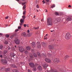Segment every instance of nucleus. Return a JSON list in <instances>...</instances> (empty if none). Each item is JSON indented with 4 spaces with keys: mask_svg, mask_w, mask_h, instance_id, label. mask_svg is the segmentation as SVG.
Instances as JSON below:
<instances>
[{
    "mask_svg": "<svg viewBox=\"0 0 72 72\" xmlns=\"http://www.w3.org/2000/svg\"><path fill=\"white\" fill-rule=\"evenodd\" d=\"M55 14L56 15H59V14L58 12H55Z\"/></svg>",
    "mask_w": 72,
    "mask_h": 72,
    "instance_id": "obj_28",
    "label": "nucleus"
},
{
    "mask_svg": "<svg viewBox=\"0 0 72 72\" xmlns=\"http://www.w3.org/2000/svg\"><path fill=\"white\" fill-rule=\"evenodd\" d=\"M70 62H71V63H72V60H70Z\"/></svg>",
    "mask_w": 72,
    "mask_h": 72,
    "instance_id": "obj_64",
    "label": "nucleus"
},
{
    "mask_svg": "<svg viewBox=\"0 0 72 72\" xmlns=\"http://www.w3.org/2000/svg\"><path fill=\"white\" fill-rule=\"evenodd\" d=\"M39 3V0H36V4H38Z\"/></svg>",
    "mask_w": 72,
    "mask_h": 72,
    "instance_id": "obj_47",
    "label": "nucleus"
},
{
    "mask_svg": "<svg viewBox=\"0 0 72 72\" xmlns=\"http://www.w3.org/2000/svg\"><path fill=\"white\" fill-rule=\"evenodd\" d=\"M38 69L39 71H42V68L41 66H39L38 67Z\"/></svg>",
    "mask_w": 72,
    "mask_h": 72,
    "instance_id": "obj_18",
    "label": "nucleus"
},
{
    "mask_svg": "<svg viewBox=\"0 0 72 72\" xmlns=\"http://www.w3.org/2000/svg\"><path fill=\"white\" fill-rule=\"evenodd\" d=\"M19 30L18 29H16L15 30V32H17V31H18Z\"/></svg>",
    "mask_w": 72,
    "mask_h": 72,
    "instance_id": "obj_57",
    "label": "nucleus"
},
{
    "mask_svg": "<svg viewBox=\"0 0 72 72\" xmlns=\"http://www.w3.org/2000/svg\"><path fill=\"white\" fill-rule=\"evenodd\" d=\"M2 63L3 64H7V61L6 60L4 59L2 60Z\"/></svg>",
    "mask_w": 72,
    "mask_h": 72,
    "instance_id": "obj_7",
    "label": "nucleus"
},
{
    "mask_svg": "<svg viewBox=\"0 0 72 72\" xmlns=\"http://www.w3.org/2000/svg\"><path fill=\"white\" fill-rule=\"evenodd\" d=\"M32 35V34H31L30 33H29V34H27V36H28V37H30Z\"/></svg>",
    "mask_w": 72,
    "mask_h": 72,
    "instance_id": "obj_33",
    "label": "nucleus"
},
{
    "mask_svg": "<svg viewBox=\"0 0 72 72\" xmlns=\"http://www.w3.org/2000/svg\"><path fill=\"white\" fill-rule=\"evenodd\" d=\"M3 45H0V49L1 50V49H3Z\"/></svg>",
    "mask_w": 72,
    "mask_h": 72,
    "instance_id": "obj_36",
    "label": "nucleus"
},
{
    "mask_svg": "<svg viewBox=\"0 0 72 72\" xmlns=\"http://www.w3.org/2000/svg\"><path fill=\"white\" fill-rule=\"evenodd\" d=\"M71 37V36L69 33H66L65 36V39H66L68 40L70 39Z\"/></svg>",
    "mask_w": 72,
    "mask_h": 72,
    "instance_id": "obj_2",
    "label": "nucleus"
},
{
    "mask_svg": "<svg viewBox=\"0 0 72 72\" xmlns=\"http://www.w3.org/2000/svg\"><path fill=\"white\" fill-rule=\"evenodd\" d=\"M26 5H24V6H23V10H24V9H26Z\"/></svg>",
    "mask_w": 72,
    "mask_h": 72,
    "instance_id": "obj_37",
    "label": "nucleus"
},
{
    "mask_svg": "<svg viewBox=\"0 0 72 72\" xmlns=\"http://www.w3.org/2000/svg\"><path fill=\"white\" fill-rule=\"evenodd\" d=\"M10 55L11 57H14V56H15V54L13 52L11 53Z\"/></svg>",
    "mask_w": 72,
    "mask_h": 72,
    "instance_id": "obj_17",
    "label": "nucleus"
},
{
    "mask_svg": "<svg viewBox=\"0 0 72 72\" xmlns=\"http://www.w3.org/2000/svg\"><path fill=\"white\" fill-rule=\"evenodd\" d=\"M7 50H4V54H6V53H7Z\"/></svg>",
    "mask_w": 72,
    "mask_h": 72,
    "instance_id": "obj_38",
    "label": "nucleus"
},
{
    "mask_svg": "<svg viewBox=\"0 0 72 72\" xmlns=\"http://www.w3.org/2000/svg\"><path fill=\"white\" fill-rule=\"evenodd\" d=\"M69 56L68 55H66L64 57V59H66L67 58H69Z\"/></svg>",
    "mask_w": 72,
    "mask_h": 72,
    "instance_id": "obj_30",
    "label": "nucleus"
},
{
    "mask_svg": "<svg viewBox=\"0 0 72 72\" xmlns=\"http://www.w3.org/2000/svg\"><path fill=\"white\" fill-rule=\"evenodd\" d=\"M37 46L38 48H41V44L39 42H38L37 44Z\"/></svg>",
    "mask_w": 72,
    "mask_h": 72,
    "instance_id": "obj_8",
    "label": "nucleus"
},
{
    "mask_svg": "<svg viewBox=\"0 0 72 72\" xmlns=\"http://www.w3.org/2000/svg\"><path fill=\"white\" fill-rule=\"evenodd\" d=\"M12 50H15V48H14V47H12Z\"/></svg>",
    "mask_w": 72,
    "mask_h": 72,
    "instance_id": "obj_41",
    "label": "nucleus"
},
{
    "mask_svg": "<svg viewBox=\"0 0 72 72\" xmlns=\"http://www.w3.org/2000/svg\"><path fill=\"white\" fill-rule=\"evenodd\" d=\"M42 45L43 47L45 46V43L44 42H41Z\"/></svg>",
    "mask_w": 72,
    "mask_h": 72,
    "instance_id": "obj_21",
    "label": "nucleus"
},
{
    "mask_svg": "<svg viewBox=\"0 0 72 72\" xmlns=\"http://www.w3.org/2000/svg\"><path fill=\"white\" fill-rule=\"evenodd\" d=\"M32 46L33 48L36 46V44L35 42H32Z\"/></svg>",
    "mask_w": 72,
    "mask_h": 72,
    "instance_id": "obj_15",
    "label": "nucleus"
},
{
    "mask_svg": "<svg viewBox=\"0 0 72 72\" xmlns=\"http://www.w3.org/2000/svg\"><path fill=\"white\" fill-rule=\"evenodd\" d=\"M23 14H24V15L26 14V11H25L23 12Z\"/></svg>",
    "mask_w": 72,
    "mask_h": 72,
    "instance_id": "obj_49",
    "label": "nucleus"
},
{
    "mask_svg": "<svg viewBox=\"0 0 72 72\" xmlns=\"http://www.w3.org/2000/svg\"><path fill=\"white\" fill-rule=\"evenodd\" d=\"M46 37V38H45ZM44 39L45 40V39H47V37H46V36H45L44 37Z\"/></svg>",
    "mask_w": 72,
    "mask_h": 72,
    "instance_id": "obj_53",
    "label": "nucleus"
},
{
    "mask_svg": "<svg viewBox=\"0 0 72 72\" xmlns=\"http://www.w3.org/2000/svg\"><path fill=\"white\" fill-rule=\"evenodd\" d=\"M31 51L32 53H35V50L34 49H32L31 50Z\"/></svg>",
    "mask_w": 72,
    "mask_h": 72,
    "instance_id": "obj_29",
    "label": "nucleus"
},
{
    "mask_svg": "<svg viewBox=\"0 0 72 72\" xmlns=\"http://www.w3.org/2000/svg\"><path fill=\"white\" fill-rule=\"evenodd\" d=\"M14 35H12L11 37H10L11 39H13V37H14Z\"/></svg>",
    "mask_w": 72,
    "mask_h": 72,
    "instance_id": "obj_44",
    "label": "nucleus"
},
{
    "mask_svg": "<svg viewBox=\"0 0 72 72\" xmlns=\"http://www.w3.org/2000/svg\"><path fill=\"white\" fill-rule=\"evenodd\" d=\"M13 71L14 72H18V71L17 69H16L13 70Z\"/></svg>",
    "mask_w": 72,
    "mask_h": 72,
    "instance_id": "obj_34",
    "label": "nucleus"
},
{
    "mask_svg": "<svg viewBox=\"0 0 72 72\" xmlns=\"http://www.w3.org/2000/svg\"><path fill=\"white\" fill-rule=\"evenodd\" d=\"M13 35H14V36H16V35H17V33H14L13 34Z\"/></svg>",
    "mask_w": 72,
    "mask_h": 72,
    "instance_id": "obj_52",
    "label": "nucleus"
},
{
    "mask_svg": "<svg viewBox=\"0 0 72 72\" xmlns=\"http://www.w3.org/2000/svg\"><path fill=\"white\" fill-rule=\"evenodd\" d=\"M36 7L37 8H39V6L38 5H37L36 6Z\"/></svg>",
    "mask_w": 72,
    "mask_h": 72,
    "instance_id": "obj_56",
    "label": "nucleus"
},
{
    "mask_svg": "<svg viewBox=\"0 0 72 72\" xmlns=\"http://www.w3.org/2000/svg\"><path fill=\"white\" fill-rule=\"evenodd\" d=\"M26 48L27 50H30L31 49V48H30L29 46H27L26 47Z\"/></svg>",
    "mask_w": 72,
    "mask_h": 72,
    "instance_id": "obj_23",
    "label": "nucleus"
},
{
    "mask_svg": "<svg viewBox=\"0 0 72 72\" xmlns=\"http://www.w3.org/2000/svg\"><path fill=\"white\" fill-rule=\"evenodd\" d=\"M24 20H23L22 19H21L20 20V22L21 23H24Z\"/></svg>",
    "mask_w": 72,
    "mask_h": 72,
    "instance_id": "obj_22",
    "label": "nucleus"
},
{
    "mask_svg": "<svg viewBox=\"0 0 72 72\" xmlns=\"http://www.w3.org/2000/svg\"><path fill=\"white\" fill-rule=\"evenodd\" d=\"M29 56L31 60H33V55H32V54H30Z\"/></svg>",
    "mask_w": 72,
    "mask_h": 72,
    "instance_id": "obj_13",
    "label": "nucleus"
},
{
    "mask_svg": "<svg viewBox=\"0 0 72 72\" xmlns=\"http://www.w3.org/2000/svg\"><path fill=\"white\" fill-rule=\"evenodd\" d=\"M33 70V71H36V68L35 66H34Z\"/></svg>",
    "mask_w": 72,
    "mask_h": 72,
    "instance_id": "obj_26",
    "label": "nucleus"
},
{
    "mask_svg": "<svg viewBox=\"0 0 72 72\" xmlns=\"http://www.w3.org/2000/svg\"><path fill=\"white\" fill-rule=\"evenodd\" d=\"M42 3H43V4H44L45 3V0H43L42 1Z\"/></svg>",
    "mask_w": 72,
    "mask_h": 72,
    "instance_id": "obj_46",
    "label": "nucleus"
},
{
    "mask_svg": "<svg viewBox=\"0 0 72 72\" xmlns=\"http://www.w3.org/2000/svg\"><path fill=\"white\" fill-rule=\"evenodd\" d=\"M6 37H7V38H8V37H9V35H6Z\"/></svg>",
    "mask_w": 72,
    "mask_h": 72,
    "instance_id": "obj_45",
    "label": "nucleus"
},
{
    "mask_svg": "<svg viewBox=\"0 0 72 72\" xmlns=\"http://www.w3.org/2000/svg\"><path fill=\"white\" fill-rule=\"evenodd\" d=\"M43 67L45 69H46L48 67V64L47 63H44L43 65Z\"/></svg>",
    "mask_w": 72,
    "mask_h": 72,
    "instance_id": "obj_5",
    "label": "nucleus"
},
{
    "mask_svg": "<svg viewBox=\"0 0 72 72\" xmlns=\"http://www.w3.org/2000/svg\"><path fill=\"white\" fill-rule=\"evenodd\" d=\"M53 20L51 18H50L47 19V25L52 26L53 25Z\"/></svg>",
    "mask_w": 72,
    "mask_h": 72,
    "instance_id": "obj_1",
    "label": "nucleus"
},
{
    "mask_svg": "<svg viewBox=\"0 0 72 72\" xmlns=\"http://www.w3.org/2000/svg\"><path fill=\"white\" fill-rule=\"evenodd\" d=\"M8 49H9V50H10V47H8Z\"/></svg>",
    "mask_w": 72,
    "mask_h": 72,
    "instance_id": "obj_62",
    "label": "nucleus"
},
{
    "mask_svg": "<svg viewBox=\"0 0 72 72\" xmlns=\"http://www.w3.org/2000/svg\"><path fill=\"white\" fill-rule=\"evenodd\" d=\"M8 44V42L7 41L5 40L4 41V44H5V45H7V44Z\"/></svg>",
    "mask_w": 72,
    "mask_h": 72,
    "instance_id": "obj_32",
    "label": "nucleus"
},
{
    "mask_svg": "<svg viewBox=\"0 0 72 72\" xmlns=\"http://www.w3.org/2000/svg\"><path fill=\"white\" fill-rule=\"evenodd\" d=\"M21 28V26H19L18 27V29H20Z\"/></svg>",
    "mask_w": 72,
    "mask_h": 72,
    "instance_id": "obj_58",
    "label": "nucleus"
},
{
    "mask_svg": "<svg viewBox=\"0 0 72 72\" xmlns=\"http://www.w3.org/2000/svg\"><path fill=\"white\" fill-rule=\"evenodd\" d=\"M46 2L47 3H48V2H49L50 1V0H46Z\"/></svg>",
    "mask_w": 72,
    "mask_h": 72,
    "instance_id": "obj_48",
    "label": "nucleus"
},
{
    "mask_svg": "<svg viewBox=\"0 0 72 72\" xmlns=\"http://www.w3.org/2000/svg\"><path fill=\"white\" fill-rule=\"evenodd\" d=\"M59 62V58H55L54 59V62L55 63H58Z\"/></svg>",
    "mask_w": 72,
    "mask_h": 72,
    "instance_id": "obj_9",
    "label": "nucleus"
},
{
    "mask_svg": "<svg viewBox=\"0 0 72 72\" xmlns=\"http://www.w3.org/2000/svg\"><path fill=\"white\" fill-rule=\"evenodd\" d=\"M66 21L68 22L69 21H72V18L71 17H68L66 19Z\"/></svg>",
    "mask_w": 72,
    "mask_h": 72,
    "instance_id": "obj_12",
    "label": "nucleus"
},
{
    "mask_svg": "<svg viewBox=\"0 0 72 72\" xmlns=\"http://www.w3.org/2000/svg\"><path fill=\"white\" fill-rule=\"evenodd\" d=\"M6 71H10V69H5Z\"/></svg>",
    "mask_w": 72,
    "mask_h": 72,
    "instance_id": "obj_42",
    "label": "nucleus"
},
{
    "mask_svg": "<svg viewBox=\"0 0 72 72\" xmlns=\"http://www.w3.org/2000/svg\"><path fill=\"white\" fill-rule=\"evenodd\" d=\"M58 22V21L57 20V19H55V23H57Z\"/></svg>",
    "mask_w": 72,
    "mask_h": 72,
    "instance_id": "obj_43",
    "label": "nucleus"
},
{
    "mask_svg": "<svg viewBox=\"0 0 72 72\" xmlns=\"http://www.w3.org/2000/svg\"><path fill=\"white\" fill-rule=\"evenodd\" d=\"M28 72H32V71L30 69H28Z\"/></svg>",
    "mask_w": 72,
    "mask_h": 72,
    "instance_id": "obj_50",
    "label": "nucleus"
},
{
    "mask_svg": "<svg viewBox=\"0 0 72 72\" xmlns=\"http://www.w3.org/2000/svg\"><path fill=\"white\" fill-rule=\"evenodd\" d=\"M18 48L19 49V50L21 52H23V51H24V49L23 48H22V47L18 46Z\"/></svg>",
    "mask_w": 72,
    "mask_h": 72,
    "instance_id": "obj_4",
    "label": "nucleus"
},
{
    "mask_svg": "<svg viewBox=\"0 0 72 72\" xmlns=\"http://www.w3.org/2000/svg\"><path fill=\"white\" fill-rule=\"evenodd\" d=\"M14 41L15 44L17 45H18V44H20V40H19L17 39H15Z\"/></svg>",
    "mask_w": 72,
    "mask_h": 72,
    "instance_id": "obj_3",
    "label": "nucleus"
},
{
    "mask_svg": "<svg viewBox=\"0 0 72 72\" xmlns=\"http://www.w3.org/2000/svg\"><path fill=\"white\" fill-rule=\"evenodd\" d=\"M21 36H24V37H26L27 35H26V33L25 32H23L21 34Z\"/></svg>",
    "mask_w": 72,
    "mask_h": 72,
    "instance_id": "obj_16",
    "label": "nucleus"
},
{
    "mask_svg": "<svg viewBox=\"0 0 72 72\" xmlns=\"http://www.w3.org/2000/svg\"><path fill=\"white\" fill-rule=\"evenodd\" d=\"M55 6V5L54 4H53L52 5L51 7V8H54Z\"/></svg>",
    "mask_w": 72,
    "mask_h": 72,
    "instance_id": "obj_31",
    "label": "nucleus"
},
{
    "mask_svg": "<svg viewBox=\"0 0 72 72\" xmlns=\"http://www.w3.org/2000/svg\"><path fill=\"white\" fill-rule=\"evenodd\" d=\"M9 18V16H7L6 17H5V19H8Z\"/></svg>",
    "mask_w": 72,
    "mask_h": 72,
    "instance_id": "obj_55",
    "label": "nucleus"
},
{
    "mask_svg": "<svg viewBox=\"0 0 72 72\" xmlns=\"http://www.w3.org/2000/svg\"><path fill=\"white\" fill-rule=\"evenodd\" d=\"M22 19L24 20V19L26 18V16H25V15L22 16Z\"/></svg>",
    "mask_w": 72,
    "mask_h": 72,
    "instance_id": "obj_35",
    "label": "nucleus"
},
{
    "mask_svg": "<svg viewBox=\"0 0 72 72\" xmlns=\"http://www.w3.org/2000/svg\"><path fill=\"white\" fill-rule=\"evenodd\" d=\"M24 27H26L27 26V24H24Z\"/></svg>",
    "mask_w": 72,
    "mask_h": 72,
    "instance_id": "obj_54",
    "label": "nucleus"
},
{
    "mask_svg": "<svg viewBox=\"0 0 72 72\" xmlns=\"http://www.w3.org/2000/svg\"><path fill=\"white\" fill-rule=\"evenodd\" d=\"M48 57H51V55H52L51 54H50V53H48Z\"/></svg>",
    "mask_w": 72,
    "mask_h": 72,
    "instance_id": "obj_39",
    "label": "nucleus"
},
{
    "mask_svg": "<svg viewBox=\"0 0 72 72\" xmlns=\"http://www.w3.org/2000/svg\"><path fill=\"white\" fill-rule=\"evenodd\" d=\"M69 8H71L72 7V6H71V5H69L68 6Z\"/></svg>",
    "mask_w": 72,
    "mask_h": 72,
    "instance_id": "obj_59",
    "label": "nucleus"
},
{
    "mask_svg": "<svg viewBox=\"0 0 72 72\" xmlns=\"http://www.w3.org/2000/svg\"><path fill=\"white\" fill-rule=\"evenodd\" d=\"M45 60L46 62H48V63H50V60L49 59V58H46L45 59Z\"/></svg>",
    "mask_w": 72,
    "mask_h": 72,
    "instance_id": "obj_11",
    "label": "nucleus"
},
{
    "mask_svg": "<svg viewBox=\"0 0 72 72\" xmlns=\"http://www.w3.org/2000/svg\"><path fill=\"white\" fill-rule=\"evenodd\" d=\"M49 48L51 50H53L54 48V45H50L49 46Z\"/></svg>",
    "mask_w": 72,
    "mask_h": 72,
    "instance_id": "obj_6",
    "label": "nucleus"
},
{
    "mask_svg": "<svg viewBox=\"0 0 72 72\" xmlns=\"http://www.w3.org/2000/svg\"><path fill=\"white\" fill-rule=\"evenodd\" d=\"M22 23H20V25H23V24Z\"/></svg>",
    "mask_w": 72,
    "mask_h": 72,
    "instance_id": "obj_63",
    "label": "nucleus"
},
{
    "mask_svg": "<svg viewBox=\"0 0 72 72\" xmlns=\"http://www.w3.org/2000/svg\"><path fill=\"white\" fill-rule=\"evenodd\" d=\"M41 21H42V22H44V19H41Z\"/></svg>",
    "mask_w": 72,
    "mask_h": 72,
    "instance_id": "obj_61",
    "label": "nucleus"
},
{
    "mask_svg": "<svg viewBox=\"0 0 72 72\" xmlns=\"http://www.w3.org/2000/svg\"><path fill=\"white\" fill-rule=\"evenodd\" d=\"M39 28V27H37V28H36V30H38Z\"/></svg>",
    "mask_w": 72,
    "mask_h": 72,
    "instance_id": "obj_60",
    "label": "nucleus"
},
{
    "mask_svg": "<svg viewBox=\"0 0 72 72\" xmlns=\"http://www.w3.org/2000/svg\"><path fill=\"white\" fill-rule=\"evenodd\" d=\"M47 72H58V71L57 70L52 69L51 70L48 71Z\"/></svg>",
    "mask_w": 72,
    "mask_h": 72,
    "instance_id": "obj_10",
    "label": "nucleus"
},
{
    "mask_svg": "<svg viewBox=\"0 0 72 72\" xmlns=\"http://www.w3.org/2000/svg\"><path fill=\"white\" fill-rule=\"evenodd\" d=\"M37 54L39 56V57H41V54H40V53L39 52H37Z\"/></svg>",
    "mask_w": 72,
    "mask_h": 72,
    "instance_id": "obj_27",
    "label": "nucleus"
},
{
    "mask_svg": "<svg viewBox=\"0 0 72 72\" xmlns=\"http://www.w3.org/2000/svg\"><path fill=\"white\" fill-rule=\"evenodd\" d=\"M57 20V21L58 22H60V21H61V19H60V18L59 17L58 18L56 19Z\"/></svg>",
    "mask_w": 72,
    "mask_h": 72,
    "instance_id": "obj_24",
    "label": "nucleus"
},
{
    "mask_svg": "<svg viewBox=\"0 0 72 72\" xmlns=\"http://www.w3.org/2000/svg\"><path fill=\"white\" fill-rule=\"evenodd\" d=\"M33 55L34 57H35V58H37V55L36 53H33Z\"/></svg>",
    "mask_w": 72,
    "mask_h": 72,
    "instance_id": "obj_20",
    "label": "nucleus"
},
{
    "mask_svg": "<svg viewBox=\"0 0 72 72\" xmlns=\"http://www.w3.org/2000/svg\"><path fill=\"white\" fill-rule=\"evenodd\" d=\"M26 2H24L23 3H22V4L23 5H24L26 4Z\"/></svg>",
    "mask_w": 72,
    "mask_h": 72,
    "instance_id": "obj_51",
    "label": "nucleus"
},
{
    "mask_svg": "<svg viewBox=\"0 0 72 72\" xmlns=\"http://www.w3.org/2000/svg\"><path fill=\"white\" fill-rule=\"evenodd\" d=\"M3 53L2 51H0V57L3 58V55H1V54Z\"/></svg>",
    "mask_w": 72,
    "mask_h": 72,
    "instance_id": "obj_25",
    "label": "nucleus"
},
{
    "mask_svg": "<svg viewBox=\"0 0 72 72\" xmlns=\"http://www.w3.org/2000/svg\"><path fill=\"white\" fill-rule=\"evenodd\" d=\"M24 53H25L26 54H27L28 53V52L27 51H24Z\"/></svg>",
    "mask_w": 72,
    "mask_h": 72,
    "instance_id": "obj_40",
    "label": "nucleus"
},
{
    "mask_svg": "<svg viewBox=\"0 0 72 72\" xmlns=\"http://www.w3.org/2000/svg\"><path fill=\"white\" fill-rule=\"evenodd\" d=\"M10 66L12 67H13L14 68H17V66H15V65H14V64H11L10 65Z\"/></svg>",
    "mask_w": 72,
    "mask_h": 72,
    "instance_id": "obj_19",
    "label": "nucleus"
},
{
    "mask_svg": "<svg viewBox=\"0 0 72 72\" xmlns=\"http://www.w3.org/2000/svg\"><path fill=\"white\" fill-rule=\"evenodd\" d=\"M29 65L32 68L34 67V64L33 63H29Z\"/></svg>",
    "mask_w": 72,
    "mask_h": 72,
    "instance_id": "obj_14",
    "label": "nucleus"
}]
</instances>
